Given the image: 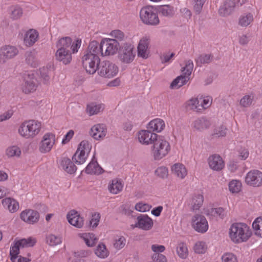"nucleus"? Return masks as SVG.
<instances>
[{
    "mask_svg": "<svg viewBox=\"0 0 262 262\" xmlns=\"http://www.w3.org/2000/svg\"><path fill=\"white\" fill-rule=\"evenodd\" d=\"M208 163L209 167L213 170L220 171L225 166L222 158L219 155L214 154L209 157Z\"/></svg>",
    "mask_w": 262,
    "mask_h": 262,
    "instance_id": "19",
    "label": "nucleus"
},
{
    "mask_svg": "<svg viewBox=\"0 0 262 262\" xmlns=\"http://www.w3.org/2000/svg\"><path fill=\"white\" fill-rule=\"evenodd\" d=\"M226 127L224 125L216 127L213 129L212 136L214 137H224L226 135Z\"/></svg>",
    "mask_w": 262,
    "mask_h": 262,
    "instance_id": "52",
    "label": "nucleus"
},
{
    "mask_svg": "<svg viewBox=\"0 0 262 262\" xmlns=\"http://www.w3.org/2000/svg\"><path fill=\"white\" fill-rule=\"evenodd\" d=\"M172 173L178 178L183 179L187 174V170L184 165L180 163H176L171 167Z\"/></svg>",
    "mask_w": 262,
    "mask_h": 262,
    "instance_id": "31",
    "label": "nucleus"
},
{
    "mask_svg": "<svg viewBox=\"0 0 262 262\" xmlns=\"http://www.w3.org/2000/svg\"><path fill=\"white\" fill-rule=\"evenodd\" d=\"M81 39H77L72 42L70 37L66 36L60 38L56 43V47L58 49H63L64 50L71 51L72 53L78 52V49L81 46Z\"/></svg>",
    "mask_w": 262,
    "mask_h": 262,
    "instance_id": "7",
    "label": "nucleus"
},
{
    "mask_svg": "<svg viewBox=\"0 0 262 262\" xmlns=\"http://www.w3.org/2000/svg\"><path fill=\"white\" fill-rule=\"evenodd\" d=\"M210 125V121L205 117L198 118L192 123V128L198 132H203L209 128Z\"/></svg>",
    "mask_w": 262,
    "mask_h": 262,
    "instance_id": "22",
    "label": "nucleus"
},
{
    "mask_svg": "<svg viewBox=\"0 0 262 262\" xmlns=\"http://www.w3.org/2000/svg\"><path fill=\"white\" fill-rule=\"evenodd\" d=\"M50 70L48 67L40 69V76L45 83H47L50 80Z\"/></svg>",
    "mask_w": 262,
    "mask_h": 262,
    "instance_id": "54",
    "label": "nucleus"
},
{
    "mask_svg": "<svg viewBox=\"0 0 262 262\" xmlns=\"http://www.w3.org/2000/svg\"><path fill=\"white\" fill-rule=\"evenodd\" d=\"M206 0H195L194 10L196 13L200 14Z\"/></svg>",
    "mask_w": 262,
    "mask_h": 262,
    "instance_id": "61",
    "label": "nucleus"
},
{
    "mask_svg": "<svg viewBox=\"0 0 262 262\" xmlns=\"http://www.w3.org/2000/svg\"><path fill=\"white\" fill-rule=\"evenodd\" d=\"M203 196L201 194H196L193 196L192 199V209L193 210H198L202 205L203 203Z\"/></svg>",
    "mask_w": 262,
    "mask_h": 262,
    "instance_id": "42",
    "label": "nucleus"
},
{
    "mask_svg": "<svg viewBox=\"0 0 262 262\" xmlns=\"http://www.w3.org/2000/svg\"><path fill=\"white\" fill-rule=\"evenodd\" d=\"M136 55L134 46L130 43H125L120 47L118 58L123 63L128 64L133 61Z\"/></svg>",
    "mask_w": 262,
    "mask_h": 262,
    "instance_id": "5",
    "label": "nucleus"
},
{
    "mask_svg": "<svg viewBox=\"0 0 262 262\" xmlns=\"http://www.w3.org/2000/svg\"><path fill=\"white\" fill-rule=\"evenodd\" d=\"M92 146L90 144L89 142L86 140L82 141L77 149V150H79L80 151H84V153L86 155L90 151Z\"/></svg>",
    "mask_w": 262,
    "mask_h": 262,
    "instance_id": "55",
    "label": "nucleus"
},
{
    "mask_svg": "<svg viewBox=\"0 0 262 262\" xmlns=\"http://www.w3.org/2000/svg\"><path fill=\"white\" fill-rule=\"evenodd\" d=\"M78 236L83 239L88 247H93L98 241V239L92 233H79Z\"/></svg>",
    "mask_w": 262,
    "mask_h": 262,
    "instance_id": "30",
    "label": "nucleus"
},
{
    "mask_svg": "<svg viewBox=\"0 0 262 262\" xmlns=\"http://www.w3.org/2000/svg\"><path fill=\"white\" fill-rule=\"evenodd\" d=\"M106 134V128L104 124H97L91 129L90 134L91 136L96 140L104 137Z\"/></svg>",
    "mask_w": 262,
    "mask_h": 262,
    "instance_id": "21",
    "label": "nucleus"
},
{
    "mask_svg": "<svg viewBox=\"0 0 262 262\" xmlns=\"http://www.w3.org/2000/svg\"><path fill=\"white\" fill-rule=\"evenodd\" d=\"M140 16L143 23L146 25H156L159 23L158 15L151 6L143 8L140 11Z\"/></svg>",
    "mask_w": 262,
    "mask_h": 262,
    "instance_id": "9",
    "label": "nucleus"
},
{
    "mask_svg": "<svg viewBox=\"0 0 262 262\" xmlns=\"http://www.w3.org/2000/svg\"><path fill=\"white\" fill-rule=\"evenodd\" d=\"M103 109L104 105L103 104L92 102L87 105L86 112L90 116H92L97 114L102 111Z\"/></svg>",
    "mask_w": 262,
    "mask_h": 262,
    "instance_id": "32",
    "label": "nucleus"
},
{
    "mask_svg": "<svg viewBox=\"0 0 262 262\" xmlns=\"http://www.w3.org/2000/svg\"><path fill=\"white\" fill-rule=\"evenodd\" d=\"M207 247L204 242H198L194 246V250L195 253L199 254L205 253L206 251Z\"/></svg>",
    "mask_w": 262,
    "mask_h": 262,
    "instance_id": "53",
    "label": "nucleus"
},
{
    "mask_svg": "<svg viewBox=\"0 0 262 262\" xmlns=\"http://www.w3.org/2000/svg\"><path fill=\"white\" fill-rule=\"evenodd\" d=\"M26 62L32 67H36L38 64V61L35 51L27 52L25 54Z\"/></svg>",
    "mask_w": 262,
    "mask_h": 262,
    "instance_id": "39",
    "label": "nucleus"
},
{
    "mask_svg": "<svg viewBox=\"0 0 262 262\" xmlns=\"http://www.w3.org/2000/svg\"><path fill=\"white\" fill-rule=\"evenodd\" d=\"M46 240L47 244L51 246L57 245L61 243V237L53 234L48 235L46 238Z\"/></svg>",
    "mask_w": 262,
    "mask_h": 262,
    "instance_id": "49",
    "label": "nucleus"
},
{
    "mask_svg": "<svg viewBox=\"0 0 262 262\" xmlns=\"http://www.w3.org/2000/svg\"><path fill=\"white\" fill-rule=\"evenodd\" d=\"M152 259L153 262H167L165 256L160 253H155L152 256Z\"/></svg>",
    "mask_w": 262,
    "mask_h": 262,
    "instance_id": "64",
    "label": "nucleus"
},
{
    "mask_svg": "<svg viewBox=\"0 0 262 262\" xmlns=\"http://www.w3.org/2000/svg\"><path fill=\"white\" fill-rule=\"evenodd\" d=\"M19 53L18 49L11 45H5L0 48V63L4 64L14 58Z\"/></svg>",
    "mask_w": 262,
    "mask_h": 262,
    "instance_id": "10",
    "label": "nucleus"
},
{
    "mask_svg": "<svg viewBox=\"0 0 262 262\" xmlns=\"http://www.w3.org/2000/svg\"><path fill=\"white\" fill-rule=\"evenodd\" d=\"M252 232L246 224L235 223L230 228L229 235L231 241L236 244L245 242L251 236Z\"/></svg>",
    "mask_w": 262,
    "mask_h": 262,
    "instance_id": "1",
    "label": "nucleus"
},
{
    "mask_svg": "<svg viewBox=\"0 0 262 262\" xmlns=\"http://www.w3.org/2000/svg\"><path fill=\"white\" fill-rule=\"evenodd\" d=\"M213 56L210 54H202L195 59V61L198 66H201L202 64L210 63L213 60Z\"/></svg>",
    "mask_w": 262,
    "mask_h": 262,
    "instance_id": "43",
    "label": "nucleus"
},
{
    "mask_svg": "<svg viewBox=\"0 0 262 262\" xmlns=\"http://www.w3.org/2000/svg\"><path fill=\"white\" fill-rule=\"evenodd\" d=\"M20 218L28 224H34L38 221L39 214L37 211L34 210H25L21 213Z\"/></svg>",
    "mask_w": 262,
    "mask_h": 262,
    "instance_id": "17",
    "label": "nucleus"
},
{
    "mask_svg": "<svg viewBox=\"0 0 262 262\" xmlns=\"http://www.w3.org/2000/svg\"><path fill=\"white\" fill-rule=\"evenodd\" d=\"M100 63L99 57L92 54L84 55L82 57V65L87 73L93 74L97 71V67Z\"/></svg>",
    "mask_w": 262,
    "mask_h": 262,
    "instance_id": "8",
    "label": "nucleus"
},
{
    "mask_svg": "<svg viewBox=\"0 0 262 262\" xmlns=\"http://www.w3.org/2000/svg\"><path fill=\"white\" fill-rule=\"evenodd\" d=\"M253 20V15L250 14L242 15L239 17L238 24L242 27L248 26Z\"/></svg>",
    "mask_w": 262,
    "mask_h": 262,
    "instance_id": "46",
    "label": "nucleus"
},
{
    "mask_svg": "<svg viewBox=\"0 0 262 262\" xmlns=\"http://www.w3.org/2000/svg\"><path fill=\"white\" fill-rule=\"evenodd\" d=\"M10 11V18L13 20H17L20 18L23 13V9L18 6L11 7Z\"/></svg>",
    "mask_w": 262,
    "mask_h": 262,
    "instance_id": "41",
    "label": "nucleus"
},
{
    "mask_svg": "<svg viewBox=\"0 0 262 262\" xmlns=\"http://www.w3.org/2000/svg\"><path fill=\"white\" fill-rule=\"evenodd\" d=\"M165 126L164 121L160 119H156L151 121L148 124V128L152 129L153 131L160 132L163 129Z\"/></svg>",
    "mask_w": 262,
    "mask_h": 262,
    "instance_id": "36",
    "label": "nucleus"
},
{
    "mask_svg": "<svg viewBox=\"0 0 262 262\" xmlns=\"http://www.w3.org/2000/svg\"><path fill=\"white\" fill-rule=\"evenodd\" d=\"M157 10L159 14L163 16L171 17L174 14L173 7L169 5L158 6Z\"/></svg>",
    "mask_w": 262,
    "mask_h": 262,
    "instance_id": "34",
    "label": "nucleus"
},
{
    "mask_svg": "<svg viewBox=\"0 0 262 262\" xmlns=\"http://www.w3.org/2000/svg\"><path fill=\"white\" fill-rule=\"evenodd\" d=\"M22 90L25 93L28 94L35 91L37 87L36 79L34 78L33 74L25 75Z\"/></svg>",
    "mask_w": 262,
    "mask_h": 262,
    "instance_id": "18",
    "label": "nucleus"
},
{
    "mask_svg": "<svg viewBox=\"0 0 262 262\" xmlns=\"http://www.w3.org/2000/svg\"><path fill=\"white\" fill-rule=\"evenodd\" d=\"M36 239L35 238L29 237L27 238H22L11 245L10 250L11 259L13 262H28L30 259L27 257L18 256L20 248L31 247L35 245Z\"/></svg>",
    "mask_w": 262,
    "mask_h": 262,
    "instance_id": "2",
    "label": "nucleus"
},
{
    "mask_svg": "<svg viewBox=\"0 0 262 262\" xmlns=\"http://www.w3.org/2000/svg\"><path fill=\"white\" fill-rule=\"evenodd\" d=\"M21 154L20 148L16 146H12L8 147L6 150V155L9 157H13L14 156L19 157Z\"/></svg>",
    "mask_w": 262,
    "mask_h": 262,
    "instance_id": "50",
    "label": "nucleus"
},
{
    "mask_svg": "<svg viewBox=\"0 0 262 262\" xmlns=\"http://www.w3.org/2000/svg\"><path fill=\"white\" fill-rule=\"evenodd\" d=\"M135 207L137 211L143 212L149 211L151 207L147 204L140 202L137 203Z\"/></svg>",
    "mask_w": 262,
    "mask_h": 262,
    "instance_id": "60",
    "label": "nucleus"
},
{
    "mask_svg": "<svg viewBox=\"0 0 262 262\" xmlns=\"http://www.w3.org/2000/svg\"><path fill=\"white\" fill-rule=\"evenodd\" d=\"M119 43L116 39L104 38L101 40V48H106V51L103 53V56L114 54L117 51Z\"/></svg>",
    "mask_w": 262,
    "mask_h": 262,
    "instance_id": "14",
    "label": "nucleus"
},
{
    "mask_svg": "<svg viewBox=\"0 0 262 262\" xmlns=\"http://www.w3.org/2000/svg\"><path fill=\"white\" fill-rule=\"evenodd\" d=\"M111 35L115 38L114 39H116L117 42L118 41H122L124 39V33L119 30H115L112 31Z\"/></svg>",
    "mask_w": 262,
    "mask_h": 262,
    "instance_id": "59",
    "label": "nucleus"
},
{
    "mask_svg": "<svg viewBox=\"0 0 262 262\" xmlns=\"http://www.w3.org/2000/svg\"><path fill=\"white\" fill-rule=\"evenodd\" d=\"M67 217L69 223L77 228H82L84 225L83 218L75 210L70 211Z\"/></svg>",
    "mask_w": 262,
    "mask_h": 262,
    "instance_id": "16",
    "label": "nucleus"
},
{
    "mask_svg": "<svg viewBox=\"0 0 262 262\" xmlns=\"http://www.w3.org/2000/svg\"><path fill=\"white\" fill-rule=\"evenodd\" d=\"M204 213L208 216L219 217L223 219L225 216V210L222 207L207 208L205 210Z\"/></svg>",
    "mask_w": 262,
    "mask_h": 262,
    "instance_id": "33",
    "label": "nucleus"
},
{
    "mask_svg": "<svg viewBox=\"0 0 262 262\" xmlns=\"http://www.w3.org/2000/svg\"><path fill=\"white\" fill-rule=\"evenodd\" d=\"M174 56V53L169 52L164 53L160 56L162 63H166L169 61L170 59Z\"/></svg>",
    "mask_w": 262,
    "mask_h": 262,
    "instance_id": "63",
    "label": "nucleus"
},
{
    "mask_svg": "<svg viewBox=\"0 0 262 262\" xmlns=\"http://www.w3.org/2000/svg\"><path fill=\"white\" fill-rule=\"evenodd\" d=\"M152 144V154L156 160L162 159L170 150L169 143L162 136H159Z\"/></svg>",
    "mask_w": 262,
    "mask_h": 262,
    "instance_id": "4",
    "label": "nucleus"
},
{
    "mask_svg": "<svg viewBox=\"0 0 262 262\" xmlns=\"http://www.w3.org/2000/svg\"><path fill=\"white\" fill-rule=\"evenodd\" d=\"M41 123L35 120H30L22 123L18 129L19 134L23 137L33 138L39 133Z\"/></svg>",
    "mask_w": 262,
    "mask_h": 262,
    "instance_id": "3",
    "label": "nucleus"
},
{
    "mask_svg": "<svg viewBox=\"0 0 262 262\" xmlns=\"http://www.w3.org/2000/svg\"><path fill=\"white\" fill-rule=\"evenodd\" d=\"M150 40V37L148 36H144L140 39L138 46V55L139 56L144 58L148 57L147 49Z\"/></svg>",
    "mask_w": 262,
    "mask_h": 262,
    "instance_id": "20",
    "label": "nucleus"
},
{
    "mask_svg": "<svg viewBox=\"0 0 262 262\" xmlns=\"http://www.w3.org/2000/svg\"><path fill=\"white\" fill-rule=\"evenodd\" d=\"M137 220V227L142 229L148 230L150 229L153 226L152 220L147 215H140L138 216Z\"/></svg>",
    "mask_w": 262,
    "mask_h": 262,
    "instance_id": "24",
    "label": "nucleus"
},
{
    "mask_svg": "<svg viewBox=\"0 0 262 262\" xmlns=\"http://www.w3.org/2000/svg\"><path fill=\"white\" fill-rule=\"evenodd\" d=\"M201 98H192L185 103V107L188 110L199 112L203 110V105L200 104Z\"/></svg>",
    "mask_w": 262,
    "mask_h": 262,
    "instance_id": "28",
    "label": "nucleus"
},
{
    "mask_svg": "<svg viewBox=\"0 0 262 262\" xmlns=\"http://www.w3.org/2000/svg\"><path fill=\"white\" fill-rule=\"evenodd\" d=\"M177 253L179 256L182 259H185L187 257L188 255V249L184 243L180 242L178 244Z\"/></svg>",
    "mask_w": 262,
    "mask_h": 262,
    "instance_id": "40",
    "label": "nucleus"
},
{
    "mask_svg": "<svg viewBox=\"0 0 262 262\" xmlns=\"http://www.w3.org/2000/svg\"><path fill=\"white\" fill-rule=\"evenodd\" d=\"M61 165L66 171L70 174L74 173L77 169L76 166L74 164L70 159L67 158H64L62 160Z\"/></svg>",
    "mask_w": 262,
    "mask_h": 262,
    "instance_id": "35",
    "label": "nucleus"
},
{
    "mask_svg": "<svg viewBox=\"0 0 262 262\" xmlns=\"http://www.w3.org/2000/svg\"><path fill=\"white\" fill-rule=\"evenodd\" d=\"M126 240L123 236L118 237L114 241V246L116 249H120L124 247Z\"/></svg>",
    "mask_w": 262,
    "mask_h": 262,
    "instance_id": "58",
    "label": "nucleus"
},
{
    "mask_svg": "<svg viewBox=\"0 0 262 262\" xmlns=\"http://www.w3.org/2000/svg\"><path fill=\"white\" fill-rule=\"evenodd\" d=\"M94 159L95 157L94 156L91 162L86 166L85 172L88 174H101L103 172V169L99 166Z\"/></svg>",
    "mask_w": 262,
    "mask_h": 262,
    "instance_id": "27",
    "label": "nucleus"
},
{
    "mask_svg": "<svg viewBox=\"0 0 262 262\" xmlns=\"http://www.w3.org/2000/svg\"><path fill=\"white\" fill-rule=\"evenodd\" d=\"M245 181L249 186L260 187L262 185V172L258 170H250L247 173Z\"/></svg>",
    "mask_w": 262,
    "mask_h": 262,
    "instance_id": "12",
    "label": "nucleus"
},
{
    "mask_svg": "<svg viewBox=\"0 0 262 262\" xmlns=\"http://www.w3.org/2000/svg\"><path fill=\"white\" fill-rule=\"evenodd\" d=\"M235 2L231 0H226L220 7L219 12L221 16H226L230 15L234 10Z\"/></svg>",
    "mask_w": 262,
    "mask_h": 262,
    "instance_id": "26",
    "label": "nucleus"
},
{
    "mask_svg": "<svg viewBox=\"0 0 262 262\" xmlns=\"http://www.w3.org/2000/svg\"><path fill=\"white\" fill-rule=\"evenodd\" d=\"M97 71L100 76L110 78L117 75L118 68L115 64L110 61H103L99 63Z\"/></svg>",
    "mask_w": 262,
    "mask_h": 262,
    "instance_id": "6",
    "label": "nucleus"
},
{
    "mask_svg": "<svg viewBox=\"0 0 262 262\" xmlns=\"http://www.w3.org/2000/svg\"><path fill=\"white\" fill-rule=\"evenodd\" d=\"M222 262H237L236 256L232 253H225L222 257Z\"/></svg>",
    "mask_w": 262,
    "mask_h": 262,
    "instance_id": "56",
    "label": "nucleus"
},
{
    "mask_svg": "<svg viewBox=\"0 0 262 262\" xmlns=\"http://www.w3.org/2000/svg\"><path fill=\"white\" fill-rule=\"evenodd\" d=\"M252 99L249 95H245L240 100V104L243 107H247L252 103Z\"/></svg>",
    "mask_w": 262,
    "mask_h": 262,
    "instance_id": "62",
    "label": "nucleus"
},
{
    "mask_svg": "<svg viewBox=\"0 0 262 262\" xmlns=\"http://www.w3.org/2000/svg\"><path fill=\"white\" fill-rule=\"evenodd\" d=\"M191 225L198 232L205 233L208 229V222L205 217L201 214H196L191 220Z\"/></svg>",
    "mask_w": 262,
    "mask_h": 262,
    "instance_id": "11",
    "label": "nucleus"
},
{
    "mask_svg": "<svg viewBox=\"0 0 262 262\" xmlns=\"http://www.w3.org/2000/svg\"><path fill=\"white\" fill-rule=\"evenodd\" d=\"M252 227L255 231V234L262 237V217L257 218L253 223Z\"/></svg>",
    "mask_w": 262,
    "mask_h": 262,
    "instance_id": "47",
    "label": "nucleus"
},
{
    "mask_svg": "<svg viewBox=\"0 0 262 262\" xmlns=\"http://www.w3.org/2000/svg\"><path fill=\"white\" fill-rule=\"evenodd\" d=\"M72 51L58 49L55 53L56 59L64 64H69L72 60Z\"/></svg>",
    "mask_w": 262,
    "mask_h": 262,
    "instance_id": "23",
    "label": "nucleus"
},
{
    "mask_svg": "<svg viewBox=\"0 0 262 262\" xmlns=\"http://www.w3.org/2000/svg\"><path fill=\"white\" fill-rule=\"evenodd\" d=\"M101 42L99 45V43L96 41H91L88 47V50L86 51L87 54H92L94 56L99 55L103 56V53L102 52Z\"/></svg>",
    "mask_w": 262,
    "mask_h": 262,
    "instance_id": "29",
    "label": "nucleus"
},
{
    "mask_svg": "<svg viewBox=\"0 0 262 262\" xmlns=\"http://www.w3.org/2000/svg\"><path fill=\"white\" fill-rule=\"evenodd\" d=\"M189 78L186 76L181 75L174 79L170 84V88L172 89H177L185 84L188 81Z\"/></svg>",
    "mask_w": 262,
    "mask_h": 262,
    "instance_id": "37",
    "label": "nucleus"
},
{
    "mask_svg": "<svg viewBox=\"0 0 262 262\" xmlns=\"http://www.w3.org/2000/svg\"><path fill=\"white\" fill-rule=\"evenodd\" d=\"M193 69V63L192 60H188L185 61V66L182 68V71L183 72V76H186L189 78L191 75Z\"/></svg>",
    "mask_w": 262,
    "mask_h": 262,
    "instance_id": "48",
    "label": "nucleus"
},
{
    "mask_svg": "<svg viewBox=\"0 0 262 262\" xmlns=\"http://www.w3.org/2000/svg\"><path fill=\"white\" fill-rule=\"evenodd\" d=\"M156 174L162 178H166L168 176V169L164 166L158 167L155 171Z\"/></svg>",
    "mask_w": 262,
    "mask_h": 262,
    "instance_id": "57",
    "label": "nucleus"
},
{
    "mask_svg": "<svg viewBox=\"0 0 262 262\" xmlns=\"http://www.w3.org/2000/svg\"><path fill=\"white\" fill-rule=\"evenodd\" d=\"M242 187V183L238 180H232L229 184V188L232 193L238 192Z\"/></svg>",
    "mask_w": 262,
    "mask_h": 262,
    "instance_id": "51",
    "label": "nucleus"
},
{
    "mask_svg": "<svg viewBox=\"0 0 262 262\" xmlns=\"http://www.w3.org/2000/svg\"><path fill=\"white\" fill-rule=\"evenodd\" d=\"M38 37V32L34 29H30L25 35L24 43L26 46L31 47L37 41Z\"/></svg>",
    "mask_w": 262,
    "mask_h": 262,
    "instance_id": "25",
    "label": "nucleus"
},
{
    "mask_svg": "<svg viewBox=\"0 0 262 262\" xmlns=\"http://www.w3.org/2000/svg\"><path fill=\"white\" fill-rule=\"evenodd\" d=\"M87 155L84 153V151H80L77 150L72 157L73 161L78 164H83L85 162Z\"/></svg>",
    "mask_w": 262,
    "mask_h": 262,
    "instance_id": "44",
    "label": "nucleus"
},
{
    "mask_svg": "<svg viewBox=\"0 0 262 262\" xmlns=\"http://www.w3.org/2000/svg\"><path fill=\"white\" fill-rule=\"evenodd\" d=\"M138 140L142 144H153L159 136L156 134L147 130H142L138 133Z\"/></svg>",
    "mask_w": 262,
    "mask_h": 262,
    "instance_id": "15",
    "label": "nucleus"
},
{
    "mask_svg": "<svg viewBox=\"0 0 262 262\" xmlns=\"http://www.w3.org/2000/svg\"><path fill=\"white\" fill-rule=\"evenodd\" d=\"M123 185L120 181L113 180L109 184L108 188L109 191L113 194H117L122 190Z\"/></svg>",
    "mask_w": 262,
    "mask_h": 262,
    "instance_id": "38",
    "label": "nucleus"
},
{
    "mask_svg": "<svg viewBox=\"0 0 262 262\" xmlns=\"http://www.w3.org/2000/svg\"><path fill=\"white\" fill-rule=\"evenodd\" d=\"M96 255L101 258H105L108 255V252L105 246L103 244H99L95 250Z\"/></svg>",
    "mask_w": 262,
    "mask_h": 262,
    "instance_id": "45",
    "label": "nucleus"
},
{
    "mask_svg": "<svg viewBox=\"0 0 262 262\" xmlns=\"http://www.w3.org/2000/svg\"><path fill=\"white\" fill-rule=\"evenodd\" d=\"M55 142V136L54 134L52 133L45 134L39 143V151L43 154L49 152L52 149Z\"/></svg>",
    "mask_w": 262,
    "mask_h": 262,
    "instance_id": "13",
    "label": "nucleus"
}]
</instances>
